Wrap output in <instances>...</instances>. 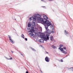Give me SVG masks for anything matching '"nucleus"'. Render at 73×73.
I'll list each match as a JSON object with an SVG mask.
<instances>
[{
  "label": "nucleus",
  "instance_id": "nucleus-1",
  "mask_svg": "<svg viewBox=\"0 0 73 73\" xmlns=\"http://www.w3.org/2000/svg\"><path fill=\"white\" fill-rule=\"evenodd\" d=\"M42 24H44L45 27H47V28L51 25L52 24L50 23V22L48 20L45 19H44L42 22Z\"/></svg>",
  "mask_w": 73,
  "mask_h": 73
},
{
  "label": "nucleus",
  "instance_id": "nucleus-2",
  "mask_svg": "<svg viewBox=\"0 0 73 73\" xmlns=\"http://www.w3.org/2000/svg\"><path fill=\"white\" fill-rule=\"evenodd\" d=\"M34 17H30L29 19L30 21H31L33 20L34 21H36L37 17V14H35L33 15Z\"/></svg>",
  "mask_w": 73,
  "mask_h": 73
},
{
  "label": "nucleus",
  "instance_id": "nucleus-3",
  "mask_svg": "<svg viewBox=\"0 0 73 73\" xmlns=\"http://www.w3.org/2000/svg\"><path fill=\"white\" fill-rule=\"evenodd\" d=\"M41 38H42L44 41H46L48 40H49V38L48 35H46V36L45 34H42V35H41Z\"/></svg>",
  "mask_w": 73,
  "mask_h": 73
},
{
  "label": "nucleus",
  "instance_id": "nucleus-4",
  "mask_svg": "<svg viewBox=\"0 0 73 73\" xmlns=\"http://www.w3.org/2000/svg\"><path fill=\"white\" fill-rule=\"evenodd\" d=\"M43 19H43V18H41V16H40V15L37 14V17L36 19V20H40V21L41 22V23H42Z\"/></svg>",
  "mask_w": 73,
  "mask_h": 73
},
{
  "label": "nucleus",
  "instance_id": "nucleus-5",
  "mask_svg": "<svg viewBox=\"0 0 73 73\" xmlns=\"http://www.w3.org/2000/svg\"><path fill=\"white\" fill-rule=\"evenodd\" d=\"M45 29H46V33H49L50 34L51 33V31L48 29V27H45Z\"/></svg>",
  "mask_w": 73,
  "mask_h": 73
},
{
  "label": "nucleus",
  "instance_id": "nucleus-6",
  "mask_svg": "<svg viewBox=\"0 0 73 73\" xmlns=\"http://www.w3.org/2000/svg\"><path fill=\"white\" fill-rule=\"evenodd\" d=\"M31 29L30 31H29V32H32V33L34 32H35V30H34V27H31Z\"/></svg>",
  "mask_w": 73,
  "mask_h": 73
},
{
  "label": "nucleus",
  "instance_id": "nucleus-7",
  "mask_svg": "<svg viewBox=\"0 0 73 73\" xmlns=\"http://www.w3.org/2000/svg\"><path fill=\"white\" fill-rule=\"evenodd\" d=\"M64 34H65V35H68H68H67V36H70V34L69 33H68V32L66 31V30H65L64 31Z\"/></svg>",
  "mask_w": 73,
  "mask_h": 73
},
{
  "label": "nucleus",
  "instance_id": "nucleus-8",
  "mask_svg": "<svg viewBox=\"0 0 73 73\" xmlns=\"http://www.w3.org/2000/svg\"><path fill=\"white\" fill-rule=\"evenodd\" d=\"M45 60L46 62H49V58H48V56H46V57L45 58Z\"/></svg>",
  "mask_w": 73,
  "mask_h": 73
},
{
  "label": "nucleus",
  "instance_id": "nucleus-9",
  "mask_svg": "<svg viewBox=\"0 0 73 73\" xmlns=\"http://www.w3.org/2000/svg\"><path fill=\"white\" fill-rule=\"evenodd\" d=\"M43 17L44 19H48V17H47V16H46V15H43Z\"/></svg>",
  "mask_w": 73,
  "mask_h": 73
},
{
  "label": "nucleus",
  "instance_id": "nucleus-10",
  "mask_svg": "<svg viewBox=\"0 0 73 73\" xmlns=\"http://www.w3.org/2000/svg\"><path fill=\"white\" fill-rule=\"evenodd\" d=\"M49 38L50 39L51 41H53V37L52 36H50L49 37Z\"/></svg>",
  "mask_w": 73,
  "mask_h": 73
},
{
  "label": "nucleus",
  "instance_id": "nucleus-11",
  "mask_svg": "<svg viewBox=\"0 0 73 73\" xmlns=\"http://www.w3.org/2000/svg\"><path fill=\"white\" fill-rule=\"evenodd\" d=\"M35 21H35L34 22H33L32 23L31 25L32 26H33V27H35V25H36Z\"/></svg>",
  "mask_w": 73,
  "mask_h": 73
},
{
  "label": "nucleus",
  "instance_id": "nucleus-12",
  "mask_svg": "<svg viewBox=\"0 0 73 73\" xmlns=\"http://www.w3.org/2000/svg\"><path fill=\"white\" fill-rule=\"evenodd\" d=\"M40 42H44V39H40V40H38Z\"/></svg>",
  "mask_w": 73,
  "mask_h": 73
},
{
  "label": "nucleus",
  "instance_id": "nucleus-13",
  "mask_svg": "<svg viewBox=\"0 0 73 73\" xmlns=\"http://www.w3.org/2000/svg\"><path fill=\"white\" fill-rule=\"evenodd\" d=\"M58 49H60V50H61V52H62L64 51V49H63V48H58Z\"/></svg>",
  "mask_w": 73,
  "mask_h": 73
},
{
  "label": "nucleus",
  "instance_id": "nucleus-14",
  "mask_svg": "<svg viewBox=\"0 0 73 73\" xmlns=\"http://www.w3.org/2000/svg\"><path fill=\"white\" fill-rule=\"evenodd\" d=\"M29 35H31V36H33L35 35L33 33L31 32V33H29Z\"/></svg>",
  "mask_w": 73,
  "mask_h": 73
},
{
  "label": "nucleus",
  "instance_id": "nucleus-15",
  "mask_svg": "<svg viewBox=\"0 0 73 73\" xmlns=\"http://www.w3.org/2000/svg\"><path fill=\"white\" fill-rule=\"evenodd\" d=\"M68 69L69 70H72L73 71V68H68Z\"/></svg>",
  "mask_w": 73,
  "mask_h": 73
},
{
  "label": "nucleus",
  "instance_id": "nucleus-16",
  "mask_svg": "<svg viewBox=\"0 0 73 73\" xmlns=\"http://www.w3.org/2000/svg\"><path fill=\"white\" fill-rule=\"evenodd\" d=\"M8 37L9 38V40H11V39H12V38L11 37V36L10 35H8Z\"/></svg>",
  "mask_w": 73,
  "mask_h": 73
},
{
  "label": "nucleus",
  "instance_id": "nucleus-17",
  "mask_svg": "<svg viewBox=\"0 0 73 73\" xmlns=\"http://www.w3.org/2000/svg\"><path fill=\"white\" fill-rule=\"evenodd\" d=\"M62 53H64V54H66V53H67V52H66V51H65L64 50H63Z\"/></svg>",
  "mask_w": 73,
  "mask_h": 73
},
{
  "label": "nucleus",
  "instance_id": "nucleus-18",
  "mask_svg": "<svg viewBox=\"0 0 73 73\" xmlns=\"http://www.w3.org/2000/svg\"><path fill=\"white\" fill-rule=\"evenodd\" d=\"M28 27H31V24L30 23H28Z\"/></svg>",
  "mask_w": 73,
  "mask_h": 73
},
{
  "label": "nucleus",
  "instance_id": "nucleus-19",
  "mask_svg": "<svg viewBox=\"0 0 73 73\" xmlns=\"http://www.w3.org/2000/svg\"><path fill=\"white\" fill-rule=\"evenodd\" d=\"M51 47H52V48H53V49H55V48H56V46H54L53 45H52L51 46Z\"/></svg>",
  "mask_w": 73,
  "mask_h": 73
},
{
  "label": "nucleus",
  "instance_id": "nucleus-20",
  "mask_svg": "<svg viewBox=\"0 0 73 73\" xmlns=\"http://www.w3.org/2000/svg\"><path fill=\"white\" fill-rule=\"evenodd\" d=\"M21 36L22 38H23L24 39V35L23 34H22V35H21Z\"/></svg>",
  "mask_w": 73,
  "mask_h": 73
},
{
  "label": "nucleus",
  "instance_id": "nucleus-21",
  "mask_svg": "<svg viewBox=\"0 0 73 73\" xmlns=\"http://www.w3.org/2000/svg\"><path fill=\"white\" fill-rule=\"evenodd\" d=\"M50 27L52 28V30H53V29H54V27H53V25H51Z\"/></svg>",
  "mask_w": 73,
  "mask_h": 73
},
{
  "label": "nucleus",
  "instance_id": "nucleus-22",
  "mask_svg": "<svg viewBox=\"0 0 73 73\" xmlns=\"http://www.w3.org/2000/svg\"><path fill=\"white\" fill-rule=\"evenodd\" d=\"M31 49H32V50H33V51H34V52H36V50H35L34 48H31Z\"/></svg>",
  "mask_w": 73,
  "mask_h": 73
},
{
  "label": "nucleus",
  "instance_id": "nucleus-23",
  "mask_svg": "<svg viewBox=\"0 0 73 73\" xmlns=\"http://www.w3.org/2000/svg\"><path fill=\"white\" fill-rule=\"evenodd\" d=\"M11 42L12 44H14V41H13V40L12 41H11V42Z\"/></svg>",
  "mask_w": 73,
  "mask_h": 73
},
{
  "label": "nucleus",
  "instance_id": "nucleus-24",
  "mask_svg": "<svg viewBox=\"0 0 73 73\" xmlns=\"http://www.w3.org/2000/svg\"><path fill=\"white\" fill-rule=\"evenodd\" d=\"M62 46H63V45L60 44V47H62Z\"/></svg>",
  "mask_w": 73,
  "mask_h": 73
},
{
  "label": "nucleus",
  "instance_id": "nucleus-25",
  "mask_svg": "<svg viewBox=\"0 0 73 73\" xmlns=\"http://www.w3.org/2000/svg\"><path fill=\"white\" fill-rule=\"evenodd\" d=\"M52 30H53V31H51V32L53 33L54 32V29Z\"/></svg>",
  "mask_w": 73,
  "mask_h": 73
},
{
  "label": "nucleus",
  "instance_id": "nucleus-26",
  "mask_svg": "<svg viewBox=\"0 0 73 73\" xmlns=\"http://www.w3.org/2000/svg\"><path fill=\"white\" fill-rule=\"evenodd\" d=\"M63 49H64L66 50V47H64L63 48Z\"/></svg>",
  "mask_w": 73,
  "mask_h": 73
},
{
  "label": "nucleus",
  "instance_id": "nucleus-27",
  "mask_svg": "<svg viewBox=\"0 0 73 73\" xmlns=\"http://www.w3.org/2000/svg\"><path fill=\"white\" fill-rule=\"evenodd\" d=\"M9 40H10V42H11V41L13 40L11 39Z\"/></svg>",
  "mask_w": 73,
  "mask_h": 73
},
{
  "label": "nucleus",
  "instance_id": "nucleus-28",
  "mask_svg": "<svg viewBox=\"0 0 73 73\" xmlns=\"http://www.w3.org/2000/svg\"><path fill=\"white\" fill-rule=\"evenodd\" d=\"M41 1H43V2L44 3H45L46 2L45 1H43V0H41Z\"/></svg>",
  "mask_w": 73,
  "mask_h": 73
},
{
  "label": "nucleus",
  "instance_id": "nucleus-29",
  "mask_svg": "<svg viewBox=\"0 0 73 73\" xmlns=\"http://www.w3.org/2000/svg\"><path fill=\"white\" fill-rule=\"evenodd\" d=\"M25 40L26 41H27L28 39H27V38H25Z\"/></svg>",
  "mask_w": 73,
  "mask_h": 73
},
{
  "label": "nucleus",
  "instance_id": "nucleus-30",
  "mask_svg": "<svg viewBox=\"0 0 73 73\" xmlns=\"http://www.w3.org/2000/svg\"><path fill=\"white\" fill-rule=\"evenodd\" d=\"M9 60H12V58L11 57L9 59Z\"/></svg>",
  "mask_w": 73,
  "mask_h": 73
},
{
  "label": "nucleus",
  "instance_id": "nucleus-31",
  "mask_svg": "<svg viewBox=\"0 0 73 73\" xmlns=\"http://www.w3.org/2000/svg\"><path fill=\"white\" fill-rule=\"evenodd\" d=\"M60 61H61V62H63V60L61 59V60Z\"/></svg>",
  "mask_w": 73,
  "mask_h": 73
},
{
  "label": "nucleus",
  "instance_id": "nucleus-32",
  "mask_svg": "<svg viewBox=\"0 0 73 73\" xmlns=\"http://www.w3.org/2000/svg\"><path fill=\"white\" fill-rule=\"evenodd\" d=\"M6 59H7V60H9V59L7 57H6Z\"/></svg>",
  "mask_w": 73,
  "mask_h": 73
},
{
  "label": "nucleus",
  "instance_id": "nucleus-33",
  "mask_svg": "<svg viewBox=\"0 0 73 73\" xmlns=\"http://www.w3.org/2000/svg\"><path fill=\"white\" fill-rule=\"evenodd\" d=\"M46 53L47 54H48V53H49L48 52H47L46 51Z\"/></svg>",
  "mask_w": 73,
  "mask_h": 73
},
{
  "label": "nucleus",
  "instance_id": "nucleus-34",
  "mask_svg": "<svg viewBox=\"0 0 73 73\" xmlns=\"http://www.w3.org/2000/svg\"><path fill=\"white\" fill-rule=\"evenodd\" d=\"M11 52L12 53H13V52L12 51H11Z\"/></svg>",
  "mask_w": 73,
  "mask_h": 73
},
{
  "label": "nucleus",
  "instance_id": "nucleus-35",
  "mask_svg": "<svg viewBox=\"0 0 73 73\" xmlns=\"http://www.w3.org/2000/svg\"><path fill=\"white\" fill-rule=\"evenodd\" d=\"M26 73H29V72L28 71H26Z\"/></svg>",
  "mask_w": 73,
  "mask_h": 73
},
{
  "label": "nucleus",
  "instance_id": "nucleus-36",
  "mask_svg": "<svg viewBox=\"0 0 73 73\" xmlns=\"http://www.w3.org/2000/svg\"><path fill=\"white\" fill-rule=\"evenodd\" d=\"M43 7H44V8H46V7H45V6H43Z\"/></svg>",
  "mask_w": 73,
  "mask_h": 73
},
{
  "label": "nucleus",
  "instance_id": "nucleus-37",
  "mask_svg": "<svg viewBox=\"0 0 73 73\" xmlns=\"http://www.w3.org/2000/svg\"><path fill=\"white\" fill-rule=\"evenodd\" d=\"M40 72H41V73H42V71H41V70H40Z\"/></svg>",
  "mask_w": 73,
  "mask_h": 73
},
{
  "label": "nucleus",
  "instance_id": "nucleus-38",
  "mask_svg": "<svg viewBox=\"0 0 73 73\" xmlns=\"http://www.w3.org/2000/svg\"><path fill=\"white\" fill-rule=\"evenodd\" d=\"M49 0V1H52V0Z\"/></svg>",
  "mask_w": 73,
  "mask_h": 73
},
{
  "label": "nucleus",
  "instance_id": "nucleus-39",
  "mask_svg": "<svg viewBox=\"0 0 73 73\" xmlns=\"http://www.w3.org/2000/svg\"><path fill=\"white\" fill-rule=\"evenodd\" d=\"M21 55H22V56H23V54H21Z\"/></svg>",
  "mask_w": 73,
  "mask_h": 73
},
{
  "label": "nucleus",
  "instance_id": "nucleus-40",
  "mask_svg": "<svg viewBox=\"0 0 73 73\" xmlns=\"http://www.w3.org/2000/svg\"><path fill=\"white\" fill-rule=\"evenodd\" d=\"M9 56L10 57H11V56L10 55H9Z\"/></svg>",
  "mask_w": 73,
  "mask_h": 73
},
{
  "label": "nucleus",
  "instance_id": "nucleus-41",
  "mask_svg": "<svg viewBox=\"0 0 73 73\" xmlns=\"http://www.w3.org/2000/svg\"><path fill=\"white\" fill-rule=\"evenodd\" d=\"M67 56H66V57H67Z\"/></svg>",
  "mask_w": 73,
  "mask_h": 73
}]
</instances>
